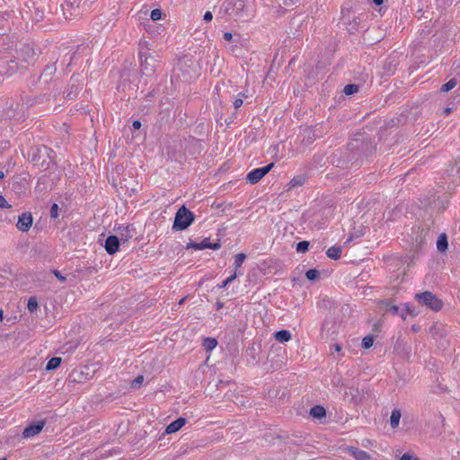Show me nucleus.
Returning <instances> with one entry per match:
<instances>
[{"instance_id": "nucleus-14", "label": "nucleus", "mask_w": 460, "mask_h": 460, "mask_svg": "<svg viewBox=\"0 0 460 460\" xmlns=\"http://www.w3.org/2000/svg\"><path fill=\"white\" fill-rule=\"evenodd\" d=\"M349 453L354 456L357 460H367L369 458V456L367 455V452L361 450V449H358L357 447H349Z\"/></svg>"}, {"instance_id": "nucleus-31", "label": "nucleus", "mask_w": 460, "mask_h": 460, "mask_svg": "<svg viewBox=\"0 0 460 460\" xmlns=\"http://www.w3.org/2000/svg\"><path fill=\"white\" fill-rule=\"evenodd\" d=\"M50 217L56 218L58 217V206L57 204H53L50 208Z\"/></svg>"}, {"instance_id": "nucleus-16", "label": "nucleus", "mask_w": 460, "mask_h": 460, "mask_svg": "<svg viewBox=\"0 0 460 460\" xmlns=\"http://www.w3.org/2000/svg\"><path fill=\"white\" fill-rule=\"evenodd\" d=\"M437 248L439 252H445L447 248V239L446 234H440L437 241Z\"/></svg>"}, {"instance_id": "nucleus-9", "label": "nucleus", "mask_w": 460, "mask_h": 460, "mask_svg": "<svg viewBox=\"0 0 460 460\" xmlns=\"http://www.w3.org/2000/svg\"><path fill=\"white\" fill-rule=\"evenodd\" d=\"M105 250L109 254H114L119 247V240L115 235L109 236L105 241Z\"/></svg>"}, {"instance_id": "nucleus-26", "label": "nucleus", "mask_w": 460, "mask_h": 460, "mask_svg": "<svg viewBox=\"0 0 460 460\" xmlns=\"http://www.w3.org/2000/svg\"><path fill=\"white\" fill-rule=\"evenodd\" d=\"M243 98H246L244 93H239L238 97L234 100V105L235 109H239L243 103Z\"/></svg>"}, {"instance_id": "nucleus-25", "label": "nucleus", "mask_w": 460, "mask_h": 460, "mask_svg": "<svg viewBox=\"0 0 460 460\" xmlns=\"http://www.w3.org/2000/svg\"><path fill=\"white\" fill-rule=\"evenodd\" d=\"M28 310L33 312L38 308V301L35 297H31L27 304Z\"/></svg>"}, {"instance_id": "nucleus-45", "label": "nucleus", "mask_w": 460, "mask_h": 460, "mask_svg": "<svg viewBox=\"0 0 460 460\" xmlns=\"http://www.w3.org/2000/svg\"><path fill=\"white\" fill-rule=\"evenodd\" d=\"M407 310L410 313V314H413V313L408 307H407Z\"/></svg>"}, {"instance_id": "nucleus-46", "label": "nucleus", "mask_w": 460, "mask_h": 460, "mask_svg": "<svg viewBox=\"0 0 460 460\" xmlns=\"http://www.w3.org/2000/svg\"><path fill=\"white\" fill-rule=\"evenodd\" d=\"M183 301H184V298H182V299L179 302V304H180V305H181V304L183 303Z\"/></svg>"}, {"instance_id": "nucleus-43", "label": "nucleus", "mask_w": 460, "mask_h": 460, "mask_svg": "<svg viewBox=\"0 0 460 460\" xmlns=\"http://www.w3.org/2000/svg\"><path fill=\"white\" fill-rule=\"evenodd\" d=\"M4 173L2 171H0V179L4 178Z\"/></svg>"}, {"instance_id": "nucleus-8", "label": "nucleus", "mask_w": 460, "mask_h": 460, "mask_svg": "<svg viewBox=\"0 0 460 460\" xmlns=\"http://www.w3.org/2000/svg\"><path fill=\"white\" fill-rule=\"evenodd\" d=\"M226 4L228 6L233 5L234 9L231 14L236 17H242L245 13V2L244 0H227Z\"/></svg>"}, {"instance_id": "nucleus-33", "label": "nucleus", "mask_w": 460, "mask_h": 460, "mask_svg": "<svg viewBox=\"0 0 460 460\" xmlns=\"http://www.w3.org/2000/svg\"><path fill=\"white\" fill-rule=\"evenodd\" d=\"M53 273L57 277V279L58 280H60L61 282H65L66 281V278L58 270H54Z\"/></svg>"}, {"instance_id": "nucleus-1", "label": "nucleus", "mask_w": 460, "mask_h": 460, "mask_svg": "<svg viewBox=\"0 0 460 460\" xmlns=\"http://www.w3.org/2000/svg\"><path fill=\"white\" fill-rule=\"evenodd\" d=\"M151 49L149 43L146 40L139 42V60L141 70L145 74H151L155 71L156 66V58L150 52Z\"/></svg>"}, {"instance_id": "nucleus-6", "label": "nucleus", "mask_w": 460, "mask_h": 460, "mask_svg": "<svg viewBox=\"0 0 460 460\" xmlns=\"http://www.w3.org/2000/svg\"><path fill=\"white\" fill-rule=\"evenodd\" d=\"M33 223L32 216L30 212L22 213L19 216L16 227L21 232H28Z\"/></svg>"}, {"instance_id": "nucleus-19", "label": "nucleus", "mask_w": 460, "mask_h": 460, "mask_svg": "<svg viewBox=\"0 0 460 460\" xmlns=\"http://www.w3.org/2000/svg\"><path fill=\"white\" fill-rule=\"evenodd\" d=\"M245 258H246V255L244 253H238L235 255L234 262V271L237 272V270L242 266Z\"/></svg>"}, {"instance_id": "nucleus-28", "label": "nucleus", "mask_w": 460, "mask_h": 460, "mask_svg": "<svg viewBox=\"0 0 460 460\" xmlns=\"http://www.w3.org/2000/svg\"><path fill=\"white\" fill-rule=\"evenodd\" d=\"M150 17L153 21H158L162 17V12L159 9H154L151 12Z\"/></svg>"}, {"instance_id": "nucleus-2", "label": "nucleus", "mask_w": 460, "mask_h": 460, "mask_svg": "<svg viewBox=\"0 0 460 460\" xmlns=\"http://www.w3.org/2000/svg\"><path fill=\"white\" fill-rule=\"evenodd\" d=\"M194 220L193 214L182 206L176 213L173 222V229L181 231L186 229Z\"/></svg>"}, {"instance_id": "nucleus-13", "label": "nucleus", "mask_w": 460, "mask_h": 460, "mask_svg": "<svg viewBox=\"0 0 460 460\" xmlns=\"http://www.w3.org/2000/svg\"><path fill=\"white\" fill-rule=\"evenodd\" d=\"M274 337L279 342L285 343L291 340L292 335L289 331L281 330V331L276 332L274 333Z\"/></svg>"}, {"instance_id": "nucleus-11", "label": "nucleus", "mask_w": 460, "mask_h": 460, "mask_svg": "<svg viewBox=\"0 0 460 460\" xmlns=\"http://www.w3.org/2000/svg\"><path fill=\"white\" fill-rule=\"evenodd\" d=\"M310 416L314 419L322 420L326 416L325 409L321 405H316L311 408Z\"/></svg>"}, {"instance_id": "nucleus-21", "label": "nucleus", "mask_w": 460, "mask_h": 460, "mask_svg": "<svg viewBox=\"0 0 460 460\" xmlns=\"http://www.w3.org/2000/svg\"><path fill=\"white\" fill-rule=\"evenodd\" d=\"M308 248H309V243L307 241H302L296 244V252H297L304 253L308 251Z\"/></svg>"}, {"instance_id": "nucleus-3", "label": "nucleus", "mask_w": 460, "mask_h": 460, "mask_svg": "<svg viewBox=\"0 0 460 460\" xmlns=\"http://www.w3.org/2000/svg\"><path fill=\"white\" fill-rule=\"evenodd\" d=\"M415 298L425 306L438 311L443 307V302L438 299L434 294L425 291L415 295Z\"/></svg>"}, {"instance_id": "nucleus-5", "label": "nucleus", "mask_w": 460, "mask_h": 460, "mask_svg": "<svg viewBox=\"0 0 460 460\" xmlns=\"http://www.w3.org/2000/svg\"><path fill=\"white\" fill-rule=\"evenodd\" d=\"M221 247V243L219 242L210 243L208 238H205L200 243H190L187 244V249L192 248L196 251H200L204 249H212L218 250Z\"/></svg>"}, {"instance_id": "nucleus-29", "label": "nucleus", "mask_w": 460, "mask_h": 460, "mask_svg": "<svg viewBox=\"0 0 460 460\" xmlns=\"http://www.w3.org/2000/svg\"><path fill=\"white\" fill-rule=\"evenodd\" d=\"M144 381V377L142 376H137L131 383V386L133 388H138Z\"/></svg>"}, {"instance_id": "nucleus-37", "label": "nucleus", "mask_w": 460, "mask_h": 460, "mask_svg": "<svg viewBox=\"0 0 460 460\" xmlns=\"http://www.w3.org/2000/svg\"><path fill=\"white\" fill-rule=\"evenodd\" d=\"M332 351L340 352L341 350V346L340 344H334L331 347Z\"/></svg>"}, {"instance_id": "nucleus-22", "label": "nucleus", "mask_w": 460, "mask_h": 460, "mask_svg": "<svg viewBox=\"0 0 460 460\" xmlns=\"http://www.w3.org/2000/svg\"><path fill=\"white\" fill-rule=\"evenodd\" d=\"M358 90V86L357 84H347L344 87L343 92L345 94L350 95V94L357 93Z\"/></svg>"}, {"instance_id": "nucleus-41", "label": "nucleus", "mask_w": 460, "mask_h": 460, "mask_svg": "<svg viewBox=\"0 0 460 460\" xmlns=\"http://www.w3.org/2000/svg\"><path fill=\"white\" fill-rule=\"evenodd\" d=\"M445 114L448 115L450 112H451V108H447L445 111H444Z\"/></svg>"}, {"instance_id": "nucleus-18", "label": "nucleus", "mask_w": 460, "mask_h": 460, "mask_svg": "<svg viewBox=\"0 0 460 460\" xmlns=\"http://www.w3.org/2000/svg\"><path fill=\"white\" fill-rule=\"evenodd\" d=\"M60 364H61L60 358H58V357L52 358L48 361L46 369L47 370H54V369L58 368L60 366Z\"/></svg>"}, {"instance_id": "nucleus-7", "label": "nucleus", "mask_w": 460, "mask_h": 460, "mask_svg": "<svg viewBox=\"0 0 460 460\" xmlns=\"http://www.w3.org/2000/svg\"><path fill=\"white\" fill-rule=\"evenodd\" d=\"M45 421L40 420L26 427L22 432L23 438H29L39 434L44 428Z\"/></svg>"}, {"instance_id": "nucleus-39", "label": "nucleus", "mask_w": 460, "mask_h": 460, "mask_svg": "<svg viewBox=\"0 0 460 460\" xmlns=\"http://www.w3.org/2000/svg\"><path fill=\"white\" fill-rule=\"evenodd\" d=\"M132 126L135 129H138L141 128V122L139 120H135L133 121Z\"/></svg>"}, {"instance_id": "nucleus-27", "label": "nucleus", "mask_w": 460, "mask_h": 460, "mask_svg": "<svg viewBox=\"0 0 460 460\" xmlns=\"http://www.w3.org/2000/svg\"><path fill=\"white\" fill-rule=\"evenodd\" d=\"M238 272L234 271L220 286V288H226L228 284L233 282L237 278Z\"/></svg>"}, {"instance_id": "nucleus-10", "label": "nucleus", "mask_w": 460, "mask_h": 460, "mask_svg": "<svg viewBox=\"0 0 460 460\" xmlns=\"http://www.w3.org/2000/svg\"><path fill=\"white\" fill-rule=\"evenodd\" d=\"M186 421L187 420L185 418H182V417L178 418L177 420H175L174 421H172L166 427L165 433L172 434V433L177 432L186 424Z\"/></svg>"}, {"instance_id": "nucleus-34", "label": "nucleus", "mask_w": 460, "mask_h": 460, "mask_svg": "<svg viewBox=\"0 0 460 460\" xmlns=\"http://www.w3.org/2000/svg\"><path fill=\"white\" fill-rule=\"evenodd\" d=\"M204 21L210 22L213 19V14L211 12L208 11L205 13L203 16Z\"/></svg>"}, {"instance_id": "nucleus-47", "label": "nucleus", "mask_w": 460, "mask_h": 460, "mask_svg": "<svg viewBox=\"0 0 460 460\" xmlns=\"http://www.w3.org/2000/svg\"><path fill=\"white\" fill-rule=\"evenodd\" d=\"M0 460H6V457H3V458H1Z\"/></svg>"}, {"instance_id": "nucleus-20", "label": "nucleus", "mask_w": 460, "mask_h": 460, "mask_svg": "<svg viewBox=\"0 0 460 460\" xmlns=\"http://www.w3.org/2000/svg\"><path fill=\"white\" fill-rule=\"evenodd\" d=\"M457 84V82L456 79H450L447 84H443L441 87V91L443 92H448L451 89L455 88Z\"/></svg>"}, {"instance_id": "nucleus-40", "label": "nucleus", "mask_w": 460, "mask_h": 460, "mask_svg": "<svg viewBox=\"0 0 460 460\" xmlns=\"http://www.w3.org/2000/svg\"><path fill=\"white\" fill-rule=\"evenodd\" d=\"M372 1H373V3H374L375 4H376V5H380V4H383V0H372Z\"/></svg>"}, {"instance_id": "nucleus-15", "label": "nucleus", "mask_w": 460, "mask_h": 460, "mask_svg": "<svg viewBox=\"0 0 460 460\" xmlns=\"http://www.w3.org/2000/svg\"><path fill=\"white\" fill-rule=\"evenodd\" d=\"M342 252V248L341 246H331L327 252L326 254L330 259L332 260H338L341 258Z\"/></svg>"}, {"instance_id": "nucleus-12", "label": "nucleus", "mask_w": 460, "mask_h": 460, "mask_svg": "<svg viewBox=\"0 0 460 460\" xmlns=\"http://www.w3.org/2000/svg\"><path fill=\"white\" fill-rule=\"evenodd\" d=\"M401 417L402 414L399 409H394L392 411L390 416V425L393 429H395L399 427Z\"/></svg>"}, {"instance_id": "nucleus-32", "label": "nucleus", "mask_w": 460, "mask_h": 460, "mask_svg": "<svg viewBox=\"0 0 460 460\" xmlns=\"http://www.w3.org/2000/svg\"><path fill=\"white\" fill-rule=\"evenodd\" d=\"M401 460H418V458L411 454L405 453L402 456Z\"/></svg>"}, {"instance_id": "nucleus-24", "label": "nucleus", "mask_w": 460, "mask_h": 460, "mask_svg": "<svg viewBox=\"0 0 460 460\" xmlns=\"http://www.w3.org/2000/svg\"><path fill=\"white\" fill-rule=\"evenodd\" d=\"M374 344V339L371 336H366L362 340V347L364 349H370Z\"/></svg>"}, {"instance_id": "nucleus-44", "label": "nucleus", "mask_w": 460, "mask_h": 460, "mask_svg": "<svg viewBox=\"0 0 460 460\" xmlns=\"http://www.w3.org/2000/svg\"><path fill=\"white\" fill-rule=\"evenodd\" d=\"M2 319H3V311L0 310V321H2Z\"/></svg>"}, {"instance_id": "nucleus-4", "label": "nucleus", "mask_w": 460, "mask_h": 460, "mask_svg": "<svg viewBox=\"0 0 460 460\" xmlns=\"http://www.w3.org/2000/svg\"><path fill=\"white\" fill-rule=\"evenodd\" d=\"M274 164L271 163L264 167L253 169L247 174V181L252 184L257 183L271 170Z\"/></svg>"}, {"instance_id": "nucleus-38", "label": "nucleus", "mask_w": 460, "mask_h": 460, "mask_svg": "<svg viewBox=\"0 0 460 460\" xmlns=\"http://www.w3.org/2000/svg\"><path fill=\"white\" fill-rule=\"evenodd\" d=\"M66 4H70L71 6L78 5L79 0H66Z\"/></svg>"}, {"instance_id": "nucleus-17", "label": "nucleus", "mask_w": 460, "mask_h": 460, "mask_svg": "<svg viewBox=\"0 0 460 460\" xmlns=\"http://www.w3.org/2000/svg\"><path fill=\"white\" fill-rule=\"evenodd\" d=\"M217 345V341L214 338H206L203 341V347L207 351L213 350Z\"/></svg>"}, {"instance_id": "nucleus-23", "label": "nucleus", "mask_w": 460, "mask_h": 460, "mask_svg": "<svg viewBox=\"0 0 460 460\" xmlns=\"http://www.w3.org/2000/svg\"><path fill=\"white\" fill-rule=\"evenodd\" d=\"M306 278L309 280H316L319 278V271L314 269H311L305 273Z\"/></svg>"}, {"instance_id": "nucleus-35", "label": "nucleus", "mask_w": 460, "mask_h": 460, "mask_svg": "<svg viewBox=\"0 0 460 460\" xmlns=\"http://www.w3.org/2000/svg\"><path fill=\"white\" fill-rule=\"evenodd\" d=\"M290 184V188L292 187H295L296 185H301L302 184V181L301 180H297V179H292L291 181L289 182Z\"/></svg>"}, {"instance_id": "nucleus-30", "label": "nucleus", "mask_w": 460, "mask_h": 460, "mask_svg": "<svg viewBox=\"0 0 460 460\" xmlns=\"http://www.w3.org/2000/svg\"><path fill=\"white\" fill-rule=\"evenodd\" d=\"M0 208H12V205L9 204L6 201V199H4V197L1 194H0Z\"/></svg>"}, {"instance_id": "nucleus-36", "label": "nucleus", "mask_w": 460, "mask_h": 460, "mask_svg": "<svg viewBox=\"0 0 460 460\" xmlns=\"http://www.w3.org/2000/svg\"><path fill=\"white\" fill-rule=\"evenodd\" d=\"M223 38L226 41H230L233 39V35L231 32H225Z\"/></svg>"}, {"instance_id": "nucleus-42", "label": "nucleus", "mask_w": 460, "mask_h": 460, "mask_svg": "<svg viewBox=\"0 0 460 460\" xmlns=\"http://www.w3.org/2000/svg\"><path fill=\"white\" fill-rule=\"evenodd\" d=\"M391 310H393V312H394V313H396V312H397V310H398V307L394 305V306H393V307L391 308Z\"/></svg>"}]
</instances>
